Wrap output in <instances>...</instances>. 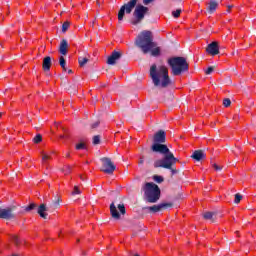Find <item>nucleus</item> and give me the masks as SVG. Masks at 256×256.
Returning <instances> with one entry per match:
<instances>
[{"label":"nucleus","mask_w":256,"mask_h":256,"mask_svg":"<svg viewBox=\"0 0 256 256\" xmlns=\"http://www.w3.org/2000/svg\"><path fill=\"white\" fill-rule=\"evenodd\" d=\"M155 0H143L144 5H149V3H153Z\"/></svg>","instance_id":"ea45409f"},{"label":"nucleus","mask_w":256,"mask_h":256,"mask_svg":"<svg viewBox=\"0 0 256 256\" xmlns=\"http://www.w3.org/2000/svg\"><path fill=\"white\" fill-rule=\"evenodd\" d=\"M76 149L77 151H81V149H87V147L85 146V143H80L76 145Z\"/></svg>","instance_id":"c9c22d12"},{"label":"nucleus","mask_w":256,"mask_h":256,"mask_svg":"<svg viewBox=\"0 0 256 256\" xmlns=\"http://www.w3.org/2000/svg\"><path fill=\"white\" fill-rule=\"evenodd\" d=\"M122 54L118 51H113L112 54L107 59V65H115L119 59H121Z\"/></svg>","instance_id":"4468645a"},{"label":"nucleus","mask_w":256,"mask_h":256,"mask_svg":"<svg viewBox=\"0 0 256 256\" xmlns=\"http://www.w3.org/2000/svg\"><path fill=\"white\" fill-rule=\"evenodd\" d=\"M126 214H127V209L125 208V204L123 202L116 204L115 201H113L110 204V215L112 219L119 221V219H121V215H126Z\"/></svg>","instance_id":"1a4fd4ad"},{"label":"nucleus","mask_w":256,"mask_h":256,"mask_svg":"<svg viewBox=\"0 0 256 256\" xmlns=\"http://www.w3.org/2000/svg\"><path fill=\"white\" fill-rule=\"evenodd\" d=\"M241 199H243V196L239 193L235 194V199H234V203L237 205L239 203H241Z\"/></svg>","instance_id":"7c9ffc66"},{"label":"nucleus","mask_w":256,"mask_h":256,"mask_svg":"<svg viewBox=\"0 0 256 256\" xmlns=\"http://www.w3.org/2000/svg\"><path fill=\"white\" fill-rule=\"evenodd\" d=\"M150 77L154 87H160L161 89H167L169 85H173V81L169 77V70L165 66H159L156 64L150 67Z\"/></svg>","instance_id":"f03ea898"},{"label":"nucleus","mask_w":256,"mask_h":256,"mask_svg":"<svg viewBox=\"0 0 256 256\" xmlns=\"http://www.w3.org/2000/svg\"><path fill=\"white\" fill-rule=\"evenodd\" d=\"M62 86L66 91L69 92L70 95H75L77 93V85L76 84H71L67 82H63Z\"/></svg>","instance_id":"2eb2a0df"},{"label":"nucleus","mask_w":256,"mask_h":256,"mask_svg":"<svg viewBox=\"0 0 256 256\" xmlns=\"http://www.w3.org/2000/svg\"><path fill=\"white\" fill-rule=\"evenodd\" d=\"M143 163H145V159H144V157L142 156V157L140 158L139 165H143Z\"/></svg>","instance_id":"a19ab883"},{"label":"nucleus","mask_w":256,"mask_h":256,"mask_svg":"<svg viewBox=\"0 0 256 256\" xmlns=\"http://www.w3.org/2000/svg\"><path fill=\"white\" fill-rule=\"evenodd\" d=\"M72 195H81V190H79V186H74V190L72 191Z\"/></svg>","instance_id":"f704fd0d"},{"label":"nucleus","mask_w":256,"mask_h":256,"mask_svg":"<svg viewBox=\"0 0 256 256\" xmlns=\"http://www.w3.org/2000/svg\"><path fill=\"white\" fill-rule=\"evenodd\" d=\"M134 256H140L139 254H135Z\"/></svg>","instance_id":"de8ad7c7"},{"label":"nucleus","mask_w":256,"mask_h":256,"mask_svg":"<svg viewBox=\"0 0 256 256\" xmlns=\"http://www.w3.org/2000/svg\"><path fill=\"white\" fill-rule=\"evenodd\" d=\"M78 63L80 65V67H85V65H87V63H89V59L85 58V57H80V58H78Z\"/></svg>","instance_id":"b1692460"},{"label":"nucleus","mask_w":256,"mask_h":256,"mask_svg":"<svg viewBox=\"0 0 256 256\" xmlns=\"http://www.w3.org/2000/svg\"><path fill=\"white\" fill-rule=\"evenodd\" d=\"M224 107H231V99L226 98L223 100Z\"/></svg>","instance_id":"72a5a7b5"},{"label":"nucleus","mask_w":256,"mask_h":256,"mask_svg":"<svg viewBox=\"0 0 256 256\" xmlns=\"http://www.w3.org/2000/svg\"><path fill=\"white\" fill-rule=\"evenodd\" d=\"M150 55L152 57H159V55H161V48L158 46H155L150 50Z\"/></svg>","instance_id":"412c9836"},{"label":"nucleus","mask_w":256,"mask_h":256,"mask_svg":"<svg viewBox=\"0 0 256 256\" xmlns=\"http://www.w3.org/2000/svg\"><path fill=\"white\" fill-rule=\"evenodd\" d=\"M181 12L182 10L179 8L177 9L176 11H172V16L175 18V19H178V17H180L181 15Z\"/></svg>","instance_id":"2f4dec72"},{"label":"nucleus","mask_w":256,"mask_h":256,"mask_svg":"<svg viewBox=\"0 0 256 256\" xmlns=\"http://www.w3.org/2000/svg\"><path fill=\"white\" fill-rule=\"evenodd\" d=\"M168 65L171 67L172 74L174 76H178L181 75V73L189 71V63H187V59L185 57H172L168 59Z\"/></svg>","instance_id":"0eeeda50"},{"label":"nucleus","mask_w":256,"mask_h":256,"mask_svg":"<svg viewBox=\"0 0 256 256\" xmlns=\"http://www.w3.org/2000/svg\"><path fill=\"white\" fill-rule=\"evenodd\" d=\"M154 144L151 146V151L153 153H160V155H169V153H172L171 150H169V147L167 145L163 144L165 141H167V134L165 133V130H159L154 134L153 137Z\"/></svg>","instance_id":"39448f33"},{"label":"nucleus","mask_w":256,"mask_h":256,"mask_svg":"<svg viewBox=\"0 0 256 256\" xmlns=\"http://www.w3.org/2000/svg\"><path fill=\"white\" fill-rule=\"evenodd\" d=\"M42 68H43V71H51V58H50V56H46L43 59Z\"/></svg>","instance_id":"aec40b11"},{"label":"nucleus","mask_w":256,"mask_h":256,"mask_svg":"<svg viewBox=\"0 0 256 256\" xmlns=\"http://www.w3.org/2000/svg\"><path fill=\"white\" fill-rule=\"evenodd\" d=\"M11 241L14 243V245H16V247H19V245H21V240L17 235L12 236Z\"/></svg>","instance_id":"393cba45"},{"label":"nucleus","mask_w":256,"mask_h":256,"mask_svg":"<svg viewBox=\"0 0 256 256\" xmlns=\"http://www.w3.org/2000/svg\"><path fill=\"white\" fill-rule=\"evenodd\" d=\"M65 157H70V154H69V152L65 154Z\"/></svg>","instance_id":"c03bdc74"},{"label":"nucleus","mask_w":256,"mask_h":256,"mask_svg":"<svg viewBox=\"0 0 256 256\" xmlns=\"http://www.w3.org/2000/svg\"><path fill=\"white\" fill-rule=\"evenodd\" d=\"M71 26V22L66 21L62 24V33H67L69 27Z\"/></svg>","instance_id":"a878e982"},{"label":"nucleus","mask_w":256,"mask_h":256,"mask_svg":"<svg viewBox=\"0 0 256 256\" xmlns=\"http://www.w3.org/2000/svg\"><path fill=\"white\" fill-rule=\"evenodd\" d=\"M137 3H139V0H130L122 5L118 12V21H123L125 13H127V15L133 13V19L130 21L131 25H139V23H142L145 17L149 15V7Z\"/></svg>","instance_id":"f257e3e1"},{"label":"nucleus","mask_w":256,"mask_h":256,"mask_svg":"<svg viewBox=\"0 0 256 256\" xmlns=\"http://www.w3.org/2000/svg\"><path fill=\"white\" fill-rule=\"evenodd\" d=\"M254 139L256 140V137Z\"/></svg>","instance_id":"8fccbe9b"},{"label":"nucleus","mask_w":256,"mask_h":256,"mask_svg":"<svg viewBox=\"0 0 256 256\" xmlns=\"http://www.w3.org/2000/svg\"><path fill=\"white\" fill-rule=\"evenodd\" d=\"M48 159H51V156H49V155H47V154H45V153L42 152V161H43L44 163H47V160H48Z\"/></svg>","instance_id":"e433bc0d"},{"label":"nucleus","mask_w":256,"mask_h":256,"mask_svg":"<svg viewBox=\"0 0 256 256\" xmlns=\"http://www.w3.org/2000/svg\"><path fill=\"white\" fill-rule=\"evenodd\" d=\"M23 209L26 213H29L30 211H34V209H39V207H37L36 203H31L28 206H24Z\"/></svg>","instance_id":"4be33fe9"},{"label":"nucleus","mask_w":256,"mask_h":256,"mask_svg":"<svg viewBox=\"0 0 256 256\" xmlns=\"http://www.w3.org/2000/svg\"><path fill=\"white\" fill-rule=\"evenodd\" d=\"M67 49H69V43L67 42V39H62L59 46L60 55H67Z\"/></svg>","instance_id":"f3484780"},{"label":"nucleus","mask_w":256,"mask_h":256,"mask_svg":"<svg viewBox=\"0 0 256 256\" xmlns=\"http://www.w3.org/2000/svg\"><path fill=\"white\" fill-rule=\"evenodd\" d=\"M203 218L210 221V223H215L217 221V212H205Z\"/></svg>","instance_id":"a211bd4d"},{"label":"nucleus","mask_w":256,"mask_h":256,"mask_svg":"<svg viewBox=\"0 0 256 256\" xmlns=\"http://www.w3.org/2000/svg\"><path fill=\"white\" fill-rule=\"evenodd\" d=\"M80 179H81L82 181H85V178H83V176H80Z\"/></svg>","instance_id":"a18cd8bd"},{"label":"nucleus","mask_w":256,"mask_h":256,"mask_svg":"<svg viewBox=\"0 0 256 256\" xmlns=\"http://www.w3.org/2000/svg\"><path fill=\"white\" fill-rule=\"evenodd\" d=\"M143 199L147 203H157L161 199V189L153 182H146L142 186Z\"/></svg>","instance_id":"423d86ee"},{"label":"nucleus","mask_w":256,"mask_h":256,"mask_svg":"<svg viewBox=\"0 0 256 256\" xmlns=\"http://www.w3.org/2000/svg\"><path fill=\"white\" fill-rule=\"evenodd\" d=\"M179 159L175 157L173 152L164 155L162 159H157L154 161L153 167L154 169H168L171 171V176L177 175L179 170L175 168V165L178 163Z\"/></svg>","instance_id":"20e7f679"},{"label":"nucleus","mask_w":256,"mask_h":256,"mask_svg":"<svg viewBox=\"0 0 256 256\" xmlns=\"http://www.w3.org/2000/svg\"><path fill=\"white\" fill-rule=\"evenodd\" d=\"M213 71H215V67L214 66H209L207 68V70L205 71L206 75H211V73H213Z\"/></svg>","instance_id":"473e14b6"},{"label":"nucleus","mask_w":256,"mask_h":256,"mask_svg":"<svg viewBox=\"0 0 256 256\" xmlns=\"http://www.w3.org/2000/svg\"><path fill=\"white\" fill-rule=\"evenodd\" d=\"M171 207H173V203H171V202H162L158 205H153V206L146 207V209H148V211H151V213H159V211H163V210L169 209Z\"/></svg>","instance_id":"f8f14e48"},{"label":"nucleus","mask_w":256,"mask_h":256,"mask_svg":"<svg viewBox=\"0 0 256 256\" xmlns=\"http://www.w3.org/2000/svg\"><path fill=\"white\" fill-rule=\"evenodd\" d=\"M153 181H155V183H163V181H165V178H163V176H159V175H154L152 177Z\"/></svg>","instance_id":"bb28decb"},{"label":"nucleus","mask_w":256,"mask_h":256,"mask_svg":"<svg viewBox=\"0 0 256 256\" xmlns=\"http://www.w3.org/2000/svg\"><path fill=\"white\" fill-rule=\"evenodd\" d=\"M62 173H64L65 175H69V173H71V166L67 165L64 168L61 169Z\"/></svg>","instance_id":"c756f323"},{"label":"nucleus","mask_w":256,"mask_h":256,"mask_svg":"<svg viewBox=\"0 0 256 256\" xmlns=\"http://www.w3.org/2000/svg\"><path fill=\"white\" fill-rule=\"evenodd\" d=\"M97 5H101L99 2H97Z\"/></svg>","instance_id":"09e8293b"},{"label":"nucleus","mask_w":256,"mask_h":256,"mask_svg":"<svg viewBox=\"0 0 256 256\" xmlns=\"http://www.w3.org/2000/svg\"><path fill=\"white\" fill-rule=\"evenodd\" d=\"M17 206L12 205L6 208L0 206V219H4L5 221H15L17 219Z\"/></svg>","instance_id":"9d476101"},{"label":"nucleus","mask_w":256,"mask_h":256,"mask_svg":"<svg viewBox=\"0 0 256 256\" xmlns=\"http://www.w3.org/2000/svg\"><path fill=\"white\" fill-rule=\"evenodd\" d=\"M217 7H219V3L215 0H210L207 7L208 13L213 14L214 11H217Z\"/></svg>","instance_id":"6ab92c4d"},{"label":"nucleus","mask_w":256,"mask_h":256,"mask_svg":"<svg viewBox=\"0 0 256 256\" xmlns=\"http://www.w3.org/2000/svg\"><path fill=\"white\" fill-rule=\"evenodd\" d=\"M68 74H69V75L73 74V70L69 69V70H68Z\"/></svg>","instance_id":"37998d69"},{"label":"nucleus","mask_w":256,"mask_h":256,"mask_svg":"<svg viewBox=\"0 0 256 256\" xmlns=\"http://www.w3.org/2000/svg\"><path fill=\"white\" fill-rule=\"evenodd\" d=\"M206 52L208 53V55H212V57H215V55H219V42H212L208 44Z\"/></svg>","instance_id":"ddd939ff"},{"label":"nucleus","mask_w":256,"mask_h":256,"mask_svg":"<svg viewBox=\"0 0 256 256\" xmlns=\"http://www.w3.org/2000/svg\"><path fill=\"white\" fill-rule=\"evenodd\" d=\"M135 46L142 51L144 55L151 52V49L157 47V43L153 41V32L149 30H143L135 38Z\"/></svg>","instance_id":"7ed1b4c3"},{"label":"nucleus","mask_w":256,"mask_h":256,"mask_svg":"<svg viewBox=\"0 0 256 256\" xmlns=\"http://www.w3.org/2000/svg\"><path fill=\"white\" fill-rule=\"evenodd\" d=\"M27 118L29 119V121H31V118H29V116H27Z\"/></svg>","instance_id":"49530a36"},{"label":"nucleus","mask_w":256,"mask_h":256,"mask_svg":"<svg viewBox=\"0 0 256 256\" xmlns=\"http://www.w3.org/2000/svg\"><path fill=\"white\" fill-rule=\"evenodd\" d=\"M215 171H221V169H223L221 166L217 165V164H214L213 165Z\"/></svg>","instance_id":"58836bf2"},{"label":"nucleus","mask_w":256,"mask_h":256,"mask_svg":"<svg viewBox=\"0 0 256 256\" xmlns=\"http://www.w3.org/2000/svg\"><path fill=\"white\" fill-rule=\"evenodd\" d=\"M92 143L93 145H99V143H101V136L100 135L93 136Z\"/></svg>","instance_id":"cd10ccee"},{"label":"nucleus","mask_w":256,"mask_h":256,"mask_svg":"<svg viewBox=\"0 0 256 256\" xmlns=\"http://www.w3.org/2000/svg\"><path fill=\"white\" fill-rule=\"evenodd\" d=\"M207 154L203 150H196L193 152L191 155V158L194 159L195 161H202V159H206Z\"/></svg>","instance_id":"dca6fc26"},{"label":"nucleus","mask_w":256,"mask_h":256,"mask_svg":"<svg viewBox=\"0 0 256 256\" xmlns=\"http://www.w3.org/2000/svg\"><path fill=\"white\" fill-rule=\"evenodd\" d=\"M100 161L102 163V168L100 169V171H102L103 173H107V175H113L115 169H117V166H115L113 161H111V158L102 157Z\"/></svg>","instance_id":"9b49d317"},{"label":"nucleus","mask_w":256,"mask_h":256,"mask_svg":"<svg viewBox=\"0 0 256 256\" xmlns=\"http://www.w3.org/2000/svg\"><path fill=\"white\" fill-rule=\"evenodd\" d=\"M61 207V196L55 195L54 200L48 204V206L45 203H42L38 206L37 213L42 219H47V211H55L56 209H59Z\"/></svg>","instance_id":"6e6552de"},{"label":"nucleus","mask_w":256,"mask_h":256,"mask_svg":"<svg viewBox=\"0 0 256 256\" xmlns=\"http://www.w3.org/2000/svg\"><path fill=\"white\" fill-rule=\"evenodd\" d=\"M229 9H233V5H229V6H228V10H227L228 13H229Z\"/></svg>","instance_id":"79ce46f5"},{"label":"nucleus","mask_w":256,"mask_h":256,"mask_svg":"<svg viewBox=\"0 0 256 256\" xmlns=\"http://www.w3.org/2000/svg\"><path fill=\"white\" fill-rule=\"evenodd\" d=\"M100 122L96 121L91 125V129H97V127H99Z\"/></svg>","instance_id":"4c0bfd02"},{"label":"nucleus","mask_w":256,"mask_h":256,"mask_svg":"<svg viewBox=\"0 0 256 256\" xmlns=\"http://www.w3.org/2000/svg\"><path fill=\"white\" fill-rule=\"evenodd\" d=\"M59 65L63 69V71H67V60H65V57L60 56Z\"/></svg>","instance_id":"5701e85b"},{"label":"nucleus","mask_w":256,"mask_h":256,"mask_svg":"<svg viewBox=\"0 0 256 256\" xmlns=\"http://www.w3.org/2000/svg\"><path fill=\"white\" fill-rule=\"evenodd\" d=\"M41 141H43V136H41V134H37V135L33 138V143L39 144V143H41Z\"/></svg>","instance_id":"c85d7f7f"}]
</instances>
